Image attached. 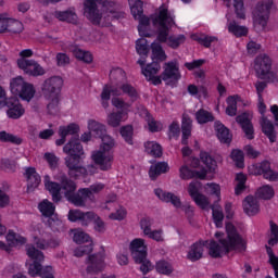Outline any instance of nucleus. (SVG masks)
I'll list each match as a JSON object with an SVG mask.
<instances>
[{
    "instance_id": "1",
    "label": "nucleus",
    "mask_w": 278,
    "mask_h": 278,
    "mask_svg": "<svg viewBox=\"0 0 278 278\" xmlns=\"http://www.w3.org/2000/svg\"><path fill=\"white\" fill-rule=\"evenodd\" d=\"M128 5L135 21L139 22L138 31L141 38H151V36H155V29L159 31L156 41L151 45L152 60H156V62L166 60V53L159 42H166L172 49H177L186 42L184 35L168 37V29L175 25V15L168 11V5L162 4L150 17L144 15L140 0H128Z\"/></svg>"
},
{
    "instance_id": "2",
    "label": "nucleus",
    "mask_w": 278,
    "mask_h": 278,
    "mask_svg": "<svg viewBox=\"0 0 278 278\" xmlns=\"http://www.w3.org/2000/svg\"><path fill=\"white\" fill-rule=\"evenodd\" d=\"M111 79H116L117 83H111L103 87L101 92V105L108 110V108H110V97H113L111 100L112 106L121 111L109 114L106 123L110 127H118L121 123H125V121L129 118V112H131V104L118 97L124 93L128 94L130 99H138V91H136L131 85L124 83L126 75L125 71L121 67L111 71Z\"/></svg>"
},
{
    "instance_id": "3",
    "label": "nucleus",
    "mask_w": 278,
    "mask_h": 278,
    "mask_svg": "<svg viewBox=\"0 0 278 278\" xmlns=\"http://www.w3.org/2000/svg\"><path fill=\"white\" fill-rule=\"evenodd\" d=\"M226 232L227 239H225L223 232L215 233V238L219 244L214 240L193 243L188 251V260L191 262L201 260L206 249H208V255H211V257H223V255H226L229 251H237L238 253L247 251V240L238 233L233 224L226 223Z\"/></svg>"
},
{
    "instance_id": "4",
    "label": "nucleus",
    "mask_w": 278,
    "mask_h": 278,
    "mask_svg": "<svg viewBox=\"0 0 278 278\" xmlns=\"http://www.w3.org/2000/svg\"><path fill=\"white\" fill-rule=\"evenodd\" d=\"M43 184L54 202L61 201L62 195H64L65 199H67L70 203H73V205H76V207H91V203H94V194H99V192L105 190L104 184L96 182L89 188L79 189L77 194H75V190H77L75 182L62 177V187H60L56 182L51 181V177L48 175L43 177Z\"/></svg>"
},
{
    "instance_id": "5",
    "label": "nucleus",
    "mask_w": 278,
    "mask_h": 278,
    "mask_svg": "<svg viewBox=\"0 0 278 278\" xmlns=\"http://www.w3.org/2000/svg\"><path fill=\"white\" fill-rule=\"evenodd\" d=\"M136 51L140 55L138 64L141 66L142 75H144L148 81H151L153 86H160L162 80L167 84V86H175L177 81L181 79V74L179 73V66L175 62H169L165 64L164 72L161 76H157L160 73V63L153 62L144 66L147 62L142 58L149 55V41L146 38H140L136 41Z\"/></svg>"
},
{
    "instance_id": "6",
    "label": "nucleus",
    "mask_w": 278,
    "mask_h": 278,
    "mask_svg": "<svg viewBox=\"0 0 278 278\" xmlns=\"http://www.w3.org/2000/svg\"><path fill=\"white\" fill-rule=\"evenodd\" d=\"M97 3H101V0H84V14L92 25L108 27L112 21H118L125 16V13L121 12V4L116 1H102L101 13L97 10Z\"/></svg>"
},
{
    "instance_id": "7",
    "label": "nucleus",
    "mask_w": 278,
    "mask_h": 278,
    "mask_svg": "<svg viewBox=\"0 0 278 278\" xmlns=\"http://www.w3.org/2000/svg\"><path fill=\"white\" fill-rule=\"evenodd\" d=\"M64 153L68 155L65 159L66 166L70 168V176L74 179H81L83 181H88V175H94L99 173V168L94 165L87 167H81V159L84 157V148L79 143V139H72L63 148Z\"/></svg>"
},
{
    "instance_id": "8",
    "label": "nucleus",
    "mask_w": 278,
    "mask_h": 278,
    "mask_svg": "<svg viewBox=\"0 0 278 278\" xmlns=\"http://www.w3.org/2000/svg\"><path fill=\"white\" fill-rule=\"evenodd\" d=\"M62 86H64V80L60 76L50 77L41 85V92L47 101V112L50 116L60 114Z\"/></svg>"
},
{
    "instance_id": "9",
    "label": "nucleus",
    "mask_w": 278,
    "mask_h": 278,
    "mask_svg": "<svg viewBox=\"0 0 278 278\" xmlns=\"http://www.w3.org/2000/svg\"><path fill=\"white\" fill-rule=\"evenodd\" d=\"M26 255L29 257V261L26 262V266L30 277L55 278L53 267L42 266L45 254L41 251L37 250L31 244H27Z\"/></svg>"
},
{
    "instance_id": "10",
    "label": "nucleus",
    "mask_w": 278,
    "mask_h": 278,
    "mask_svg": "<svg viewBox=\"0 0 278 278\" xmlns=\"http://www.w3.org/2000/svg\"><path fill=\"white\" fill-rule=\"evenodd\" d=\"M200 160L206 169L193 170L192 167L188 166V163H185L179 168L180 179L188 181L189 179H214V176H208L210 173H216V161L210 155V153L202 151L200 153Z\"/></svg>"
},
{
    "instance_id": "11",
    "label": "nucleus",
    "mask_w": 278,
    "mask_h": 278,
    "mask_svg": "<svg viewBox=\"0 0 278 278\" xmlns=\"http://www.w3.org/2000/svg\"><path fill=\"white\" fill-rule=\"evenodd\" d=\"M115 144L111 136H103L100 148L91 153V160L100 170H111L114 164Z\"/></svg>"
},
{
    "instance_id": "12",
    "label": "nucleus",
    "mask_w": 278,
    "mask_h": 278,
    "mask_svg": "<svg viewBox=\"0 0 278 278\" xmlns=\"http://www.w3.org/2000/svg\"><path fill=\"white\" fill-rule=\"evenodd\" d=\"M129 250L136 264H141L140 270L143 275L153 270V265L149 260H147V241H144V239H134L129 244Z\"/></svg>"
},
{
    "instance_id": "13",
    "label": "nucleus",
    "mask_w": 278,
    "mask_h": 278,
    "mask_svg": "<svg viewBox=\"0 0 278 278\" xmlns=\"http://www.w3.org/2000/svg\"><path fill=\"white\" fill-rule=\"evenodd\" d=\"M10 91L15 97H20L23 101H29L36 94L34 85L27 83L22 76H17L10 80Z\"/></svg>"
},
{
    "instance_id": "14",
    "label": "nucleus",
    "mask_w": 278,
    "mask_h": 278,
    "mask_svg": "<svg viewBox=\"0 0 278 278\" xmlns=\"http://www.w3.org/2000/svg\"><path fill=\"white\" fill-rule=\"evenodd\" d=\"M270 10H273V0H262V3L257 4L254 9L253 21L256 31H263L266 29Z\"/></svg>"
},
{
    "instance_id": "15",
    "label": "nucleus",
    "mask_w": 278,
    "mask_h": 278,
    "mask_svg": "<svg viewBox=\"0 0 278 278\" xmlns=\"http://www.w3.org/2000/svg\"><path fill=\"white\" fill-rule=\"evenodd\" d=\"M71 233L73 236V241L76 242V244H83L75 249V257H84V255L92 253V238H90V235L79 228L72 229Z\"/></svg>"
},
{
    "instance_id": "16",
    "label": "nucleus",
    "mask_w": 278,
    "mask_h": 278,
    "mask_svg": "<svg viewBox=\"0 0 278 278\" xmlns=\"http://www.w3.org/2000/svg\"><path fill=\"white\" fill-rule=\"evenodd\" d=\"M201 188H203L201 181L193 180L188 185L187 192L198 207L201 210H210L212 207L210 198L201 193Z\"/></svg>"
},
{
    "instance_id": "17",
    "label": "nucleus",
    "mask_w": 278,
    "mask_h": 278,
    "mask_svg": "<svg viewBox=\"0 0 278 278\" xmlns=\"http://www.w3.org/2000/svg\"><path fill=\"white\" fill-rule=\"evenodd\" d=\"M257 110L261 114V127L263 130V134H265V136H267V138H269L270 142H275L276 140V136H275V127L273 126V123L269 122V119L266 117V104L264 103V99L262 98V96H260L258 98V102H257Z\"/></svg>"
},
{
    "instance_id": "18",
    "label": "nucleus",
    "mask_w": 278,
    "mask_h": 278,
    "mask_svg": "<svg viewBox=\"0 0 278 278\" xmlns=\"http://www.w3.org/2000/svg\"><path fill=\"white\" fill-rule=\"evenodd\" d=\"M5 242L0 241V250L10 253L13 249H18L27 244V238L16 233L13 229H9L5 235Z\"/></svg>"
},
{
    "instance_id": "19",
    "label": "nucleus",
    "mask_w": 278,
    "mask_h": 278,
    "mask_svg": "<svg viewBox=\"0 0 278 278\" xmlns=\"http://www.w3.org/2000/svg\"><path fill=\"white\" fill-rule=\"evenodd\" d=\"M87 125H88L89 132H85L81 135L83 142H90V140H92V134L93 136H97V138H101V142H103V136H110V135H105V131H106L105 125L94 119H89Z\"/></svg>"
},
{
    "instance_id": "20",
    "label": "nucleus",
    "mask_w": 278,
    "mask_h": 278,
    "mask_svg": "<svg viewBox=\"0 0 278 278\" xmlns=\"http://www.w3.org/2000/svg\"><path fill=\"white\" fill-rule=\"evenodd\" d=\"M31 238L34 244L41 250L45 249H55L60 244V242L53 240L50 242H47L45 238H47V235H45V231L40 228V226H36L31 230Z\"/></svg>"
},
{
    "instance_id": "21",
    "label": "nucleus",
    "mask_w": 278,
    "mask_h": 278,
    "mask_svg": "<svg viewBox=\"0 0 278 278\" xmlns=\"http://www.w3.org/2000/svg\"><path fill=\"white\" fill-rule=\"evenodd\" d=\"M253 114L245 112L236 117L238 125L242 128L245 138L248 140H253L255 138V130L253 129V124L251 123Z\"/></svg>"
},
{
    "instance_id": "22",
    "label": "nucleus",
    "mask_w": 278,
    "mask_h": 278,
    "mask_svg": "<svg viewBox=\"0 0 278 278\" xmlns=\"http://www.w3.org/2000/svg\"><path fill=\"white\" fill-rule=\"evenodd\" d=\"M39 212L42 214V216H46V218H50L49 225L53 227L54 225H62V222L60 220V217L55 215V205L51 203L49 200H43L38 205Z\"/></svg>"
},
{
    "instance_id": "23",
    "label": "nucleus",
    "mask_w": 278,
    "mask_h": 278,
    "mask_svg": "<svg viewBox=\"0 0 278 278\" xmlns=\"http://www.w3.org/2000/svg\"><path fill=\"white\" fill-rule=\"evenodd\" d=\"M18 68H21V71H23L25 75H30L31 77H41L42 75H45V73H47V71H45V67H42V65H40L35 60L20 61Z\"/></svg>"
},
{
    "instance_id": "24",
    "label": "nucleus",
    "mask_w": 278,
    "mask_h": 278,
    "mask_svg": "<svg viewBox=\"0 0 278 278\" xmlns=\"http://www.w3.org/2000/svg\"><path fill=\"white\" fill-rule=\"evenodd\" d=\"M94 217V212H81L80 210H71L67 218L71 223H80L83 227H88Z\"/></svg>"
},
{
    "instance_id": "25",
    "label": "nucleus",
    "mask_w": 278,
    "mask_h": 278,
    "mask_svg": "<svg viewBox=\"0 0 278 278\" xmlns=\"http://www.w3.org/2000/svg\"><path fill=\"white\" fill-rule=\"evenodd\" d=\"M7 110V116L9 118H21L25 114V108H23V104H21V101L17 98H9L5 104Z\"/></svg>"
},
{
    "instance_id": "26",
    "label": "nucleus",
    "mask_w": 278,
    "mask_h": 278,
    "mask_svg": "<svg viewBox=\"0 0 278 278\" xmlns=\"http://www.w3.org/2000/svg\"><path fill=\"white\" fill-rule=\"evenodd\" d=\"M242 207L247 216H257L260 214V200L253 195H248L242 202Z\"/></svg>"
},
{
    "instance_id": "27",
    "label": "nucleus",
    "mask_w": 278,
    "mask_h": 278,
    "mask_svg": "<svg viewBox=\"0 0 278 278\" xmlns=\"http://www.w3.org/2000/svg\"><path fill=\"white\" fill-rule=\"evenodd\" d=\"M75 134H79V125L75 123L59 127L60 139L55 141L56 147H62L66 142V136H75Z\"/></svg>"
},
{
    "instance_id": "28",
    "label": "nucleus",
    "mask_w": 278,
    "mask_h": 278,
    "mask_svg": "<svg viewBox=\"0 0 278 278\" xmlns=\"http://www.w3.org/2000/svg\"><path fill=\"white\" fill-rule=\"evenodd\" d=\"M24 170V177L26 178L28 190H36V188L40 186V175L34 167H26Z\"/></svg>"
},
{
    "instance_id": "29",
    "label": "nucleus",
    "mask_w": 278,
    "mask_h": 278,
    "mask_svg": "<svg viewBox=\"0 0 278 278\" xmlns=\"http://www.w3.org/2000/svg\"><path fill=\"white\" fill-rule=\"evenodd\" d=\"M154 194L164 203H172V205H174L176 208L181 207V199L174 193L166 192L162 189H155Z\"/></svg>"
},
{
    "instance_id": "30",
    "label": "nucleus",
    "mask_w": 278,
    "mask_h": 278,
    "mask_svg": "<svg viewBox=\"0 0 278 278\" xmlns=\"http://www.w3.org/2000/svg\"><path fill=\"white\" fill-rule=\"evenodd\" d=\"M138 114L139 116H141V118H144L147 121L149 131H152V132L162 131V127H163L162 123L154 121L153 117L149 115V111H147L144 106H140Z\"/></svg>"
},
{
    "instance_id": "31",
    "label": "nucleus",
    "mask_w": 278,
    "mask_h": 278,
    "mask_svg": "<svg viewBox=\"0 0 278 278\" xmlns=\"http://www.w3.org/2000/svg\"><path fill=\"white\" fill-rule=\"evenodd\" d=\"M226 103H227V108H226L227 116H236V114H238V105L242 103V98L238 94L229 96L226 99Z\"/></svg>"
},
{
    "instance_id": "32",
    "label": "nucleus",
    "mask_w": 278,
    "mask_h": 278,
    "mask_svg": "<svg viewBox=\"0 0 278 278\" xmlns=\"http://www.w3.org/2000/svg\"><path fill=\"white\" fill-rule=\"evenodd\" d=\"M215 131L217 134V138L224 144H229L231 142V132L228 130L225 125L220 122H215Z\"/></svg>"
},
{
    "instance_id": "33",
    "label": "nucleus",
    "mask_w": 278,
    "mask_h": 278,
    "mask_svg": "<svg viewBox=\"0 0 278 278\" xmlns=\"http://www.w3.org/2000/svg\"><path fill=\"white\" fill-rule=\"evenodd\" d=\"M255 195L262 201H270L271 199H275V187L270 185H263L257 188Z\"/></svg>"
},
{
    "instance_id": "34",
    "label": "nucleus",
    "mask_w": 278,
    "mask_h": 278,
    "mask_svg": "<svg viewBox=\"0 0 278 278\" xmlns=\"http://www.w3.org/2000/svg\"><path fill=\"white\" fill-rule=\"evenodd\" d=\"M181 129H182V141L181 142L184 144H188V138H190V136L192 134V119L190 118V115H188L187 113H185L182 115Z\"/></svg>"
},
{
    "instance_id": "35",
    "label": "nucleus",
    "mask_w": 278,
    "mask_h": 278,
    "mask_svg": "<svg viewBox=\"0 0 278 278\" xmlns=\"http://www.w3.org/2000/svg\"><path fill=\"white\" fill-rule=\"evenodd\" d=\"M170 167H168V163L159 162L156 164L151 165L149 170V177L152 179H157L160 175H164V173H168Z\"/></svg>"
},
{
    "instance_id": "36",
    "label": "nucleus",
    "mask_w": 278,
    "mask_h": 278,
    "mask_svg": "<svg viewBox=\"0 0 278 278\" xmlns=\"http://www.w3.org/2000/svg\"><path fill=\"white\" fill-rule=\"evenodd\" d=\"M54 16L58 21H62L63 23H77V14L73 9L67 11H55Z\"/></svg>"
},
{
    "instance_id": "37",
    "label": "nucleus",
    "mask_w": 278,
    "mask_h": 278,
    "mask_svg": "<svg viewBox=\"0 0 278 278\" xmlns=\"http://www.w3.org/2000/svg\"><path fill=\"white\" fill-rule=\"evenodd\" d=\"M70 51L73 53L76 60H80V62H85L86 64H90V62H92V53L81 50L77 46H72Z\"/></svg>"
},
{
    "instance_id": "38",
    "label": "nucleus",
    "mask_w": 278,
    "mask_h": 278,
    "mask_svg": "<svg viewBox=\"0 0 278 278\" xmlns=\"http://www.w3.org/2000/svg\"><path fill=\"white\" fill-rule=\"evenodd\" d=\"M187 91L190 94V97H194L195 99H205L207 97V88L203 85H194L190 84L187 87Z\"/></svg>"
},
{
    "instance_id": "39",
    "label": "nucleus",
    "mask_w": 278,
    "mask_h": 278,
    "mask_svg": "<svg viewBox=\"0 0 278 278\" xmlns=\"http://www.w3.org/2000/svg\"><path fill=\"white\" fill-rule=\"evenodd\" d=\"M144 151L152 157H162V146L156 141H147L144 143Z\"/></svg>"
},
{
    "instance_id": "40",
    "label": "nucleus",
    "mask_w": 278,
    "mask_h": 278,
    "mask_svg": "<svg viewBox=\"0 0 278 278\" xmlns=\"http://www.w3.org/2000/svg\"><path fill=\"white\" fill-rule=\"evenodd\" d=\"M204 192L206 194H210V197H215L216 201H220L222 195V189H220V185L216 184V182H207L204 185Z\"/></svg>"
},
{
    "instance_id": "41",
    "label": "nucleus",
    "mask_w": 278,
    "mask_h": 278,
    "mask_svg": "<svg viewBox=\"0 0 278 278\" xmlns=\"http://www.w3.org/2000/svg\"><path fill=\"white\" fill-rule=\"evenodd\" d=\"M228 31L237 38H241V36H247L249 34V28H247V26H240L236 24V22H229Z\"/></svg>"
},
{
    "instance_id": "42",
    "label": "nucleus",
    "mask_w": 278,
    "mask_h": 278,
    "mask_svg": "<svg viewBox=\"0 0 278 278\" xmlns=\"http://www.w3.org/2000/svg\"><path fill=\"white\" fill-rule=\"evenodd\" d=\"M192 40H197L200 45H203V47H211L212 42H218V39L216 37L203 35V34H194L191 35Z\"/></svg>"
},
{
    "instance_id": "43",
    "label": "nucleus",
    "mask_w": 278,
    "mask_h": 278,
    "mask_svg": "<svg viewBox=\"0 0 278 278\" xmlns=\"http://www.w3.org/2000/svg\"><path fill=\"white\" fill-rule=\"evenodd\" d=\"M235 180L237 182L235 187V193L237 195L242 194V192L247 190V175H244L243 173H239L236 175Z\"/></svg>"
},
{
    "instance_id": "44",
    "label": "nucleus",
    "mask_w": 278,
    "mask_h": 278,
    "mask_svg": "<svg viewBox=\"0 0 278 278\" xmlns=\"http://www.w3.org/2000/svg\"><path fill=\"white\" fill-rule=\"evenodd\" d=\"M25 29L21 21L9 17L7 34H21Z\"/></svg>"
},
{
    "instance_id": "45",
    "label": "nucleus",
    "mask_w": 278,
    "mask_h": 278,
    "mask_svg": "<svg viewBox=\"0 0 278 278\" xmlns=\"http://www.w3.org/2000/svg\"><path fill=\"white\" fill-rule=\"evenodd\" d=\"M155 269L156 271L160 273V275H173V264H170V262L168 261H159L156 262V265H155Z\"/></svg>"
},
{
    "instance_id": "46",
    "label": "nucleus",
    "mask_w": 278,
    "mask_h": 278,
    "mask_svg": "<svg viewBox=\"0 0 278 278\" xmlns=\"http://www.w3.org/2000/svg\"><path fill=\"white\" fill-rule=\"evenodd\" d=\"M195 121L199 125H205V123H212L214 121V115L202 109L195 113Z\"/></svg>"
},
{
    "instance_id": "47",
    "label": "nucleus",
    "mask_w": 278,
    "mask_h": 278,
    "mask_svg": "<svg viewBox=\"0 0 278 278\" xmlns=\"http://www.w3.org/2000/svg\"><path fill=\"white\" fill-rule=\"evenodd\" d=\"M110 220H125L127 218V208L118 205L114 212L109 215Z\"/></svg>"
},
{
    "instance_id": "48",
    "label": "nucleus",
    "mask_w": 278,
    "mask_h": 278,
    "mask_svg": "<svg viewBox=\"0 0 278 278\" xmlns=\"http://www.w3.org/2000/svg\"><path fill=\"white\" fill-rule=\"evenodd\" d=\"M213 210V220L215 223L216 227H223V220L225 218V215H223V208L220 206L214 204L212 206Z\"/></svg>"
},
{
    "instance_id": "49",
    "label": "nucleus",
    "mask_w": 278,
    "mask_h": 278,
    "mask_svg": "<svg viewBox=\"0 0 278 278\" xmlns=\"http://www.w3.org/2000/svg\"><path fill=\"white\" fill-rule=\"evenodd\" d=\"M0 142H12V144H21L23 139L3 130L0 131Z\"/></svg>"
},
{
    "instance_id": "50",
    "label": "nucleus",
    "mask_w": 278,
    "mask_h": 278,
    "mask_svg": "<svg viewBox=\"0 0 278 278\" xmlns=\"http://www.w3.org/2000/svg\"><path fill=\"white\" fill-rule=\"evenodd\" d=\"M230 157L238 168H244V152L242 150H232Z\"/></svg>"
},
{
    "instance_id": "51",
    "label": "nucleus",
    "mask_w": 278,
    "mask_h": 278,
    "mask_svg": "<svg viewBox=\"0 0 278 278\" xmlns=\"http://www.w3.org/2000/svg\"><path fill=\"white\" fill-rule=\"evenodd\" d=\"M264 179L267 181H278V173L270 168V163L265 162V169L263 174Z\"/></svg>"
},
{
    "instance_id": "52",
    "label": "nucleus",
    "mask_w": 278,
    "mask_h": 278,
    "mask_svg": "<svg viewBox=\"0 0 278 278\" xmlns=\"http://www.w3.org/2000/svg\"><path fill=\"white\" fill-rule=\"evenodd\" d=\"M270 233H269V240L268 244L269 247H275V244H278V226L274 222H270Z\"/></svg>"
},
{
    "instance_id": "53",
    "label": "nucleus",
    "mask_w": 278,
    "mask_h": 278,
    "mask_svg": "<svg viewBox=\"0 0 278 278\" xmlns=\"http://www.w3.org/2000/svg\"><path fill=\"white\" fill-rule=\"evenodd\" d=\"M266 162L267 161L250 165L248 167L250 175H264V170H266Z\"/></svg>"
},
{
    "instance_id": "54",
    "label": "nucleus",
    "mask_w": 278,
    "mask_h": 278,
    "mask_svg": "<svg viewBox=\"0 0 278 278\" xmlns=\"http://www.w3.org/2000/svg\"><path fill=\"white\" fill-rule=\"evenodd\" d=\"M153 226V219L151 217H142L139 222V227L141 231L143 232V236H147L152 229Z\"/></svg>"
},
{
    "instance_id": "55",
    "label": "nucleus",
    "mask_w": 278,
    "mask_h": 278,
    "mask_svg": "<svg viewBox=\"0 0 278 278\" xmlns=\"http://www.w3.org/2000/svg\"><path fill=\"white\" fill-rule=\"evenodd\" d=\"M1 170H5L7 173H14L16 170V161H10L9 159H2L0 161Z\"/></svg>"
},
{
    "instance_id": "56",
    "label": "nucleus",
    "mask_w": 278,
    "mask_h": 278,
    "mask_svg": "<svg viewBox=\"0 0 278 278\" xmlns=\"http://www.w3.org/2000/svg\"><path fill=\"white\" fill-rule=\"evenodd\" d=\"M232 8L236 12L237 18H244V0H232Z\"/></svg>"
},
{
    "instance_id": "57",
    "label": "nucleus",
    "mask_w": 278,
    "mask_h": 278,
    "mask_svg": "<svg viewBox=\"0 0 278 278\" xmlns=\"http://www.w3.org/2000/svg\"><path fill=\"white\" fill-rule=\"evenodd\" d=\"M266 249H267L268 262L275 270V276L278 278V256L275 255V253H273V249H270L269 247H266Z\"/></svg>"
},
{
    "instance_id": "58",
    "label": "nucleus",
    "mask_w": 278,
    "mask_h": 278,
    "mask_svg": "<svg viewBox=\"0 0 278 278\" xmlns=\"http://www.w3.org/2000/svg\"><path fill=\"white\" fill-rule=\"evenodd\" d=\"M146 237L150 238V240H154L155 242H164V230L162 229L151 230L146 235Z\"/></svg>"
},
{
    "instance_id": "59",
    "label": "nucleus",
    "mask_w": 278,
    "mask_h": 278,
    "mask_svg": "<svg viewBox=\"0 0 278 278\" xmlns=\"http://www.w3.org/2000/svg\"><path fill=\"white\" fill-rule=\"evenodd\" d=\"M121 136L124 138L128 144H131V138L134 136V127L130 125L124 126L121 128Z\"/></svg>"
},
{
    "instance_id": "60",
    "label": "nucleus",
    "mask_w": 278,
    "mask_h": 278,
    "mask_svg": "<svg viewBox=\"0 0 278 278\" xmlns=\"http://www.w3.org/2000/svg\"><path fill=\"white\" fill-rule=\"evenodd\" d=\"M43 160L47 161V163L49 164L50 168H58V164L60 163V159L58 156H55V154H53L51 152H46L43 154Z\"/></svg>"
},
{
    "instance_id": "61",
    "label": "nucleus",
    "mask_w": 278,
    "mask_h": 278,
    "mask_svg": "<svg viewBox=\"0 0 278 278\" xmlns=\"http://www.w3.org/2000/svg\"><path fill=\"white\" fill-rule=\"evenodd\" d=\"M2 277L3 278H27V276L23 273L14 274V267L12 266L4 268V270L2 271Z\"/></svg>"
},
{
    "instance_id": "62",
    "label": "nucleus",
    "mask_w": 278,
    "mask_h": 278,
    "mask_svg": "<svg viewBox=\"0 0 278 278\" xmlns=\"http://www.w3.org/2000/svg\"><path fill=\"white\" fill-rule=\"evenodd\" d=\"M92 220L94 225V230L98 231L99 233H103L105 231V222H103L101 217H99V215H97L96 213L92 217Z\"/></svg>"
},
{
    "instance_id": "63",
    "label": "nucleus",
    "mask_w": 278,
    "mask_h": 278,
    "mask_svg": "<svg viewBox=\"0 0 278 278\" xmlns=\"http://www.w3.org/2000/svg\"><path fill=\"white\" fill-rule=\"evenodd\" d=\"M116 201H118V195L116 193H110L106 197L105 202L100 205V208L110 211V205H112V203H116Z\"/></svg>"
},
{
    "instance_id": "64",
    "label": "nucleus",
    "mask_w": 278,
    "mask_h": 278,
    "mask_svg": "<svg viewBox=\"0 0 278 278\" xmlns=\"http://www.w3.org/2000/svg\"><path fill=\"white\" fill-rule=\"evenodd\" d=\"M179 132H180L179 123L173 122L169 125V130H168L169 138H179Z\"/></svg>"
}]
</instances>
